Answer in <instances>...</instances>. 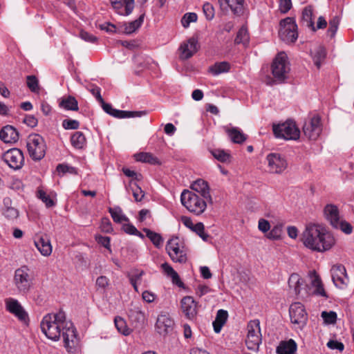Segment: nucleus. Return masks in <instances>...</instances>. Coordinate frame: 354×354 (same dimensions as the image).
<instances>
[{
	"instance_id": "obj_1",
	"label": "nucleus",
	"mask_w": 354,
	"mask_h": 354,
	"mask_svg": "<svg viewBox=\"0 0 354 354\" xmlns=\"http://www.w3.org/2000/svg\"><path fill=\"white\" fill-rule=\"evenodd\" d=\"M40 326L46 337L53 341L59 340L62 335L64 346L68 352L75 347L77 342L75 328L71 322L66 320L63 311L45 315Z\"/></svg>"
},
{
	"instance_id": "obj_2",
	"label": "nucleus",
	"mask_w": 354,
	"mask_h": 354,
	"mask_svg": "<svg viewBox=\"0 0 354 354\" xmlns=\"http://www.w3.org/2000/svg\"><path fill=\"white\" fill-rule=\"evenodd\" d=\"M304 246L312 251L324 252L335 244L333 235L322 226L309 223L306 225L301 236Z\"/></svg>"
},
{
	"instance_id": "obj_3",
	"label": "nucleus",
	"mask_w": 354,
	"mask_h": 354,
	"mask_svg": "<svg viewBox=\"0 0 354 354\" xmlns=\"http://www.w3.org/2000/svg\"><path fill=\"white\" fill-rule=\"evenodd\" d=\"M180 201L183 206L188 211L196 215H200L204 212L208 203L203 198H200L194 192L185 189L180 196Z\"/></svg>"
},
{
	"instance_id": "obj_4",
	"label": "nucleus",
	"mask_w": 354,
	"mask_h": 354,
	"mask_svg": "<svg viewBox=\"0 0 354 354\" xmlns=\"http://www.w3.org/2000/svg\"><path fill=\"white\" fill-rule=\"evenodd\" d=\"M165 250L170 259L175 263H184L187 261V249L184 241L178 236L170 239Z\"/></svg>"
},
{
	"instance_id": "obj_5",
	"label": "nucleus",
	"mask_w": 354,
	"mask_h": 354,
	"mask_svg": "<svg viewBox=\"0 0 354 354\" xmlns=\"http://www.w3.org/2000/svg\"><path fill=\"white\" fill-rule=\"evenodd\" d=\"M247 330L248 334L245 339L246 346L249 350L257 352L262 340L259 320H251L248 324Z\"/></svg>"
},
{
	"instance_id": "obj_6",
	"label": "nucleus",
	"mask_w": 354,
	"mask_h": 354,
	"mask_svg": "<svg viewBox=\"0 0 354 354\" xmlns=\"http://www.w3.org/2000/svg\"><path fill=\"white\" fill-rule=\"evenodd\" d=\"M27 149L32 159L41 160L46 154V149L44 138L39 134H30L27 140Z\"/></svg>"
},
{
	"instance_id": "obj_7",
	"label": "nucleus",
	"mask_w": 354,
	"mask_h": 354,
	"mask_svg": "<svg viewBox=\"0 0 354 354\" xmlns=\"http://www.w3.org/2000/svg\"><path fill=\"white\" fill-rule=\"evenodd\" d=\"M273 131L277 138L285 140H297L299 138L300 131L295 122L288 120L286 122L273 126Z\"/></svg>"
},
{
	"instance_id": "obj_8",
	"label": "nucleus",
	"mask_w": 354,
	"mask_h": 354,
	"mask_svg": "<svg viewBox=\"0 0 354 354\" xmlns=\"http://www.w3.org/2000/svg\"><path fill=\"white\" fill-rule=\"evenodd\" d=\"M279 36L286 43H294L297 37V25L293 18L286 17L280 21Z\"/></svg>"
},
{
	"instance_id": "obj_9",
	"label": "nucleus",
	"mask_w": 354,
	"mask_h": 354,
	"mask_svg": "<svg viewBox=\"0 0 354 354\" xmlns=\"http://www.w3.org/2000/svg\"><path fill=\"white\" fill-rule=\"evenodd\" d=\"M289 71L290 66L286 54L284 52L279 53L272 64V73L274 79L279 82L284 81Z\"/></svg>"
},
{
	"instance_id": "obj_10",
	"label": "nucleus",
	"mask_w": 354,
	"mask_h": 354,
	"mask_svg": "<svg viewBox=\"0 0 354 354\" xmlns=\"http://www.w3.org/2000/svg\"><path fill=\"white\" fill-rule=\"evenodd\" d=\"M15 284L21 293L25 294L32 286L33 277L26 266H22L15 270L14 277Z\"/></svg>"
},
{
	"instance_id": "obj_11",
	"label": "nucleus",
	"mask_w": 354,
	"mask_h": 354,
	"mask_svg": "<svg viewBox=\"0 0 354 354\" xmlns=\"http://www.w3.org/2000/svg\"><path fill=\"white\" fill-rule=\"evenodd\" d=\"M289 315L290 322L295 328L302 330L306 326L308 322V313L301 303L292 304L289 308Z\"/></svg>"
},
{
	"instance_id": "obj_12",
	"label": "nucleus",
	"mask_w": 354,
	"mask_h": 354,
	"mask_svg": "<svg viewBox=\"0 0 354 354\" xmlns=\"http://www.w3.org/2000/svg\"><path fill=\"white\" fill-rule=\"evenodd\" d=\"M267 167L271 174H280L287 168L285 157L278 153H270L266 156Z\"/></svg>"
},
{
	"instance_id": "obj_13",
	"label": "nucleus",
	"mask_w": 354,
	"mask_h": 354,
	"mask_svg": "<svg viewBox=\"0 0 354 354\" xmlns=\"http://www.w3.org/2000/svg\"><path fill=\"white\" fill-rule=\"evenodd\" d=\"M2 159L10 168L15 170L21 169L24 163L23 152L17 148L8 150L3 154Z\"/></svg>"
},
{
	"instance_id": "obj_14",
	"label": "nucleus",
	"mask_w": 354,
	"mask_h": 354,
	"mask_svg": "<svg viewBox=\"0 0 354 354\" xmlns=\"http://www.w3.org/2000/svg\"><path fill=\"white\" fill-rule=\"evenodd\" d=\"M304 135L312 140H316L322 131L321 119L318 115H315L310 120L305 122L303 127Z\"/></svg>"
},
{
	"instance_id": "obj_15",
	"label": "nucleus",
	"mask_w": 354,
	"mask_h": 354,
	"mask_svg": "<svg viewBox=\"0 0 354 354\" xmlns=\"http://www.w3.org/2000/svg\"><path fill=\"white\" fill-rule=\"evenodd\" d=\"M5 304L7 310L13 314L21 322L28 324V315L17 299L8 298L5 300Z\"/></svg>"
},
{
	"instance_id": "obj_16",
	"label": "nucleus",
	"mask_w": 354,
	"mask_h": 354,
	"mask_svg": "<svg viewBox=\"0 0 354 354\" xmlns=\"http://www.w3.org/2000/svg\"><path fill=\"white\" fill-rule=\"evenodd\" d=\"M330 273L332 280L336 287L344 288L348 283V277L343 265L337 264L333 266L330 269Z\"/></svg>"
},
{
	"instance_id": "obj_17",
	"label": "nucleus",
	"mask_w": 354,
	"mask_h": 354,
	"mask_svg": "<svg viewBox=\"0 0 354 354\" xmlns=\"http://www.w3.org/2000/svg\"><path fill=\"white\" fill-rule=\"evenodd\" d=\"M100 103L102 104L103 110L106 113L117 118L141 117L146 114L144 111H127L118 110L113 109L110 104L105 103L104 100L103 102Z\"/></svg>"
},
{
	"instance_id": "obj_18",
	"label": "nucleus",
	"mask_w": 354,
	"mask_h": 354,
	"mask_svg": "<svg viewBox=\"0 0 354 354\" xmlns=\"http://www.w3.org/2000/svg\"><path fill=\"white\" fill-rule=\"evenodd\" d=\"M174 322L167 313H161L158 316L156 323V331L162 335L170 333L174 328Z\"/></svg>"
},
{
	"instance_id": "obj_19",
	"label": "nucleus",
	"mask_w": 354,
	"mask_h": 354,
	"mask_svg": "<svg viewBox=\"0 0 354 354\" xmlns=\"http://www.w3.org/2000/svg\"><path fill=\"white\" fill-rule=\"evenodd\" d=\"M181 309L185 316L192 319L197 314V304L192 297H184L180 301Z\"/></svg>"
},
{
	"instance_id": "obj_20",
	"label": "nucleus",
	"mask_w": 354,
	"mask_h": 354,
	"mask_svg": "<svg viewBox=\"0 0 354 354\" xmlns=\"http://www.w3.org/2000/svg\"><path fill=\"white\" fill-rule=\"evenodd\" d=\"M198 41L194 37L189 39L180 46V58L183 59L190 58L198 51Z\"/></svg>"
},
{
	"instance_id": "obj_21",
	"label": "nucleus",
	"mask_w": 354,
	"mask_h": 354,
	"mask_svg": "<svg viewBox=\"0 0 354 354\" xmlns=\"http://www.w3.org/2000/svg\"><path fill=\"white\" fill-rule=\"evenodd\" d=\"M191 189L200 194L202 198L205 199L208 203H213L208 183L205 180L200 178L194 181L191 185Z\"/></svg>"
},
{
	"instance_id": "obj_22",
	"label": "nucleus",
	"mask_w": 354,
	"mask_h": 354,
	"mask_svg": "<svg viewBox=\"0 0 354 354\" xmlns=\"http://www.w3.org/2000/svg\"><path fill=\"white\" fill-rule=\"evenodd\" d=\"M218 2L223 8H230L232 12L237 16L244 14V0H218Z\"/></svg>"
},
{
	"instance_id": "obj_23",
	"label": "nucleus",
	"mask_w": 354,
	"mask_h": 354,
	"mask_svg": "<svg viewBox=\"0 0 354 354\" xmlns=\"http://www.w3.org/2000/svg\"><path fill=\"white\" fill-rule=\"evenodd\" d=\"M324 215L333 227L337 226L338 221L341 219L339 209L333 204H328L324 207Z\"/></svg>"
},
{
	"instance_id": "obj_24",
	"label": "nucleus",
	"mask_w": 354,
	"mask_h": 354,
	"mask_svg": "<svg viewBox=\"0 0 354 354\" xmlns=\"http://www.w3.org/2000/svg\"><path fill=\"white\" fill-rule=\"evenodd\" d=\"M0 139L6 143L16 142L19 140V133L12 126L6 125L0 131Z\"/></svg>"
},
{
	"instance_id": "obj_25",
	"label": "nucleus",
	"mask_w": 354,
	"mask_h": 354,
	"mask_svg": "<svg viewBox=\"0 0 354 354\" xmlns=\"http://www.w3.org/2000/svg\"><path fill=\"white\" fill-rule=\"evenodd\" d=\"M310 278V285L314 288L312 294L324 297H328L326 292L324 288L322 280L315 271H312L309 274Z\"/></svg>"
},
{
	"instance_id": "obj_26",
	"label": "nucleus",
	"mask_w": 354,
	"mask_h": 354,
	"mask_svg": "<svg viewBox=\"0 0 354 354\" xmlns=\"http://www.w3.org/2000/svg\"><path fill=\"white\" fill-rule=\"evenodd\" d=\"M297 348L296 342L290 339L288 341H282L277 348V354H295Z\"/></svg>"
},
{
	"instance_id": "obj_27",
	"label": "nucleus",
	"mask_w": 354,
	"mask_h": 354,
	"mask_svg": "<svg viewBox=\"0 0 354 354\" xmlns=\"http://www.w3.org/2000/svg\"><path fill=\"white\" fill-rule=\"evenodd\" d=\"M231 141L236 144H242L247 139V136L237 127L227 128L225 130Z\"/></svg>"
},
{
	"instance_id": "obj_28",
	"label": "nucleus",
	"mask_w": 354,
	"mask_h": 354,
	"mask_svg": "<svg viewBox=\"0 0 354 354\" xmlns=\"http://www.w3.org/2000/svg\"><path fill=\"white\" fill-rule=\"evenodd\" d=\"M35 245L43 256L48 257L52 252V246L47 237H40L35 241Z\"/></svg>"
},
{
	"instance_id": "obj_29",
	"label": "nucleus",
	"mask_w": 354,
	"mask_h": 354,
	"mask_svg": "<svg viewBox=\"0 0 354 354\" xmlns=\"http://www.w3.org/2000/svg\"><path fill=\"white\" fill-rule=\"evenodd\" d=\"M313 13V10L311 6L305 7L301 14V23L304 26L310 28L313 31H315L316 28L314 26Z\"/></svg>"
},
{
	"instance_id": "obj_30",
	"label": "nucleus",
	"mask_w": 354,
	"mask_h": 354,
	"mask_svg": "<svg viewBox=\"0 0 354 354\" xmlns=\"http://www.w3.org/2000/svg\"><path fill=\"white\" fill-rule=\"evenodd\" d=\"M290 288L293 289L296 295H299L301 290V286L304 285V280L297 274H292L288 279Z\"/></svg>"
},
{
	"instance_id": "obj_31",
	"label": "nucleus",
	"mask_w": 354,
	"mask_h": 354,
	"mask_svg": "<svg viewBox=\"0 0 354 354\" xmlns=\"http://www.w3.org/2000/svg\"><path fill=\"white\" fill-rule=\"evenodd\" d=\"M71 142L73 147L78 149H83L86 145V137L81 131L73 133L71 137Z\"/></svg>"
},
{
	"instance_id": "obj_32",
	"label": "nucleus",
	"mask_w": 354,
	"mask_h": 354,
	"mask_svg": "<svg viewBox=\"0 0 354 354\" xmlns=\"http://www.w3.org/2000/svg\"><path fill=\"white\" fill-rule=\"evenodd\" d=\"M161 268L163 272L167 275V277H170L172 280V282L179 287L183 286V283L180 279V277L178 273L173 269V268L167 263H164L161 265Z\"/></svg>"
},
{
	"instance_id": "obj_33",
	"label": "nucleus",
	"mask_w": 354,
	"mask_h": 354,
	"mask_svg": "<svg viewBox=\"0 0 354 354\" xmlns=\"http://www.w3.org/2000/svg\"><path fill=\"white\" fill-rule=\"evenodd\" d=\"M227 312L225 310H218L216 314V319L213 322L214 330L216 333H218L222 326L225 324L227 319Z\"/></svg>"
},
{
	"instance_id": "obj_34",
	"label": "nucleus",
	"mask_w": 354,
	"mask_h": 354,
	"mask_svg": "<svg viewBox=\"0 0 354 354\" xmlns=\"http://www.w3.org/2000/svg\"><path fill=\"white\" fill-rule=\"evenodd\" d=\"M145 274L143 270L135 269L128 274L127 277L129 279L130 283L133 287L136 292H138V285L140 283L142 276Z\"/></svg>"
},
{
	"instance_id": "obj_35",
	"label": "nucleus",
	"mask_w": 354,
	"mask_h": 354,
	"mask_svg": "<svg viewBox=\"0 0 354 354\" xmlns=\"http://www.w3.org/2000/svg\"><path fill=\"white\" fill-rule=\"evenodd\" d=\"M59 106L66 110L77 111L78 102L74 97L68 95L62 99Z\"/></svg>"
},
{
	"instance_id": "obj_36",
	"label": "nucleus",
	"mask_w": 354,
	"mask_h": 354,
	"mask_svg": "<svg viewBox=\"0 0 354 354\" xmlns=\"http://www.w3.org/2000/svg\"><path fill=\"white\" fill-rule=\"evenodd\" d=\"M136 160L139 162L149 163L151 165H160V162L157 157L151 153L141 152L135 155Z\"/></svg>"
},
{
	"instance_id": "obj_37",
	"label": "nucleus",
	"mask_w": 354,
	"mask_h": 354,
	"mask_svg": "<svg viewBox=\"0 0 354 354\" xmlns=\"http://www.w3.org/2000/svg\"><path fill=\"white\" fill-rule=\"evenodd\" d=\"M145 14L141 15L138 19L124 25V31L126 34H131L136 31L142 24Z\"/></svg>"
},
{
	"instance_id": "obj_38",
	"label": "nucleus",
	"mask_w": 354,
	"mask_h": 354,
	"mask_svg": "<svg viewBox=\"0 0 354 354\" xmlns=\"http://www.w3.org/2000/svg\"><path fill=\"white\" fill-rule=\"evenodd\" d=\"M109 212L115 223H121L123 221H129V218L122 213V209L118 206L109 207Z\"/></svg>"
},
{
	"instance_id": "obj_39",
	"label": "nucleus",
	"mask_w": 354,
	"mask_h": 354,
	"mask_svg": "<svg viewBox=\"0 0 354 354\" xmlns=\"http://www.w3.org/2000/svg\"><path fill=\"white\" fill-rule=\"evenodd\" d=\"M143 231L145 232L146 236L150 239L156 248H159L162 245L163 239L160 234L153 232L148 228H144Z\"/></svg>"
},
{
	"instance_id": "obj_40",
	"label": "nucleus",
	"mask_w": 354,
	"mask_h": 354,
	"mask_svg": "<svg viewBox=\"0 0 354 354\" xmlns=\"http://www.w3.org/2000/svg\"><path fill=\"white\" fill-rule=\"evenodd\" d=\"M230 68V65L227 62H218L212 66L209 71L214 75H218L223 73L227 72Z\"/></svg>"
},
{
	"instance_id": "obj_41",
	"label": "nucleus",
	"mask_w": 354,
	"mask_h": 354,
	"mask_svg": "<svg viewBox=\"0 0 354 354\" xmlns=\"http://www.w3.org/2000/svg\"><path fill=\"white\" fill-rule=\"evenodd\" d=\"M250 37L248 29L245 26H242L237 32L234 42L236 44H243L247 46L249 43Z\"/></svg>"
},
{
	"instance_id": "obj_42",
	"label": "nucleus",
	"mask_w": 354,
	"mask_h": 354,
	"mask_svg": "<svg viewBox=\"0 0 354 354\" xmlns=\"http://www.w3.org/2000/svg\"><path fill=\"white\" fill-rule=\"evenodd\" d=\"M212 156L218 161L222 162H230L231 155L226 151L220 149H215L211 151Z\"/></svg>"
},
{
	"instance_id": "obj_43",
	"label": "nucleus",
	"mask_w": 354,
	"mask_h": 354,
	"mask_svg": "<svg viewBox=\"0 0 354 354\" xmlns=\"http://www.w3.org/2000/svg\"><path fill=\"white\" fill-rule=\"evenodd\" d=\"M283 224L277 223L273 226L271 230H270V232L267 234L266 237L270 240L280 239L283 232Z\"/></svg>"
},
{
	"instance_id": "obj_44",
	"label": "nucleus",
	"mask_w": 354,
	"mask_h": 354,
	"mask_svg": "<svg viewBox=\"0 0 354 354\" xmlns=\"http://www.w3.org/2000/svg\"><path fill=\"white\" fill-rule=\"evenodd\" d=\"M109 1L116 13L126 16V0H109Z\"/></svg>"
},
{
	"instance_id": "obj_45",
	"label": "nucleus",
	"mask_w": 354,
	"mask_h": 354,
	"mask_svg": "<svg viewBox=\"0 0 354 354\" xmlns=\"http://www.w3.org/2000/svg\"><path fill=\"white\" fill-rule=\"evenodd\" d=\"M115 327L118 330L124 335L130 333V329L127 327L124 319L120 317H117L114 319Z\"/></svg>"
},
{
	"instance_id": "obj_46",
	"label": "nucleus",
	"mask_w": 354,
	"mask_h": 354,
	"mask_svg": "<svg viewBox=\"0 0 354 354\" xmlns=\"http://www.w3.org/2000/svg\"><path fill=\"white\" fill-rule=\"evenodd\" d=\"M192 231L198 235L204 241H207L209 238V235L205 232L204 224L201 222L196 223Z\"/></svg>"
},
{
	"instance_id": "obj_47",
	"label": "nucleus",
	"mask_w": 354,
	"mask_h": 354,
	"mask_svg": "<svg viewBox=\"0 0 354 354\" xmlns=\"http://www.w3.org/2000/svg\"><path fill=\"white\" fill-rule=\"evenodd\" d=\"M326 57L325 49L319 46L315 51L313 55V61L316 66L319 68L321 66L322 62L324 60Z\"/></svg>"
},
{
	"instance_id": "obj_48",
	"label": "nucleus",
	"mask_w": 354,
	"mask_h": 354,
	"mask_svg": "<svg viewBox=\"0 0 354 354\" xmlns=\"http://www.w3.org/2000/svg\"><path fill=\"white\" fill-rule=\"evenodd\" d=\"M340 18L339 16H334L329 20V28L328 29V34L330 37H333L337 30L339 24Z\"/></svg>"
},
{
	"instance_id": "obj_49",
	"label": "nucleus",
	"mask_w": 354,
	"mask_h": 354,
	"mask_svg": "<svg viewBox=\"0 0 354 354\" xmlns=\"http://www.w3.org/2000/svg\"><path fill=\"white\" fill-rule=\"evenodd\" d=\"M56 170L59 176H63L67 173L71 174H77V173L76 168L66 164H59Z\"/></svg>"
},
{
	"instance_id": "obj_50",
	"label": "nucleus",
	"mask_w": 354,
	"mask_h": 354,
	"mask_svg": "<svg viewBox=\"0 0 354 354\" xmlns=\"http://www.w3.org/2000/svg\"><path fill=\"white\" fill-rule=\"evenodd\" d=\"M37 197L45 203L47 207H51L55 205L53 199L42 189L37 191Z\"/></svg>"
},
{
	"instance_id": "obj_51",
	"label": "nucleus",
	"mask_w": 354,
	"mask_h": 354,
	"mask_svg": "<svg viewBox=\"0 0 354 354\" xmlns=\"http://www.w3.org/2000/svg\"><path fill=\"white\" fill-rule=\"evenodd\" d=\"M27 86L32 92L39 93V82L35 76L29 75L27 77Z\"/></svg>"
},
{
	"instance_id": "obj_52",
	"label": "nucleus",
	"mask_w": 354,
	"mask_h": 354,
	"mask_svg": "<svg viewBox=\"0 0 354 354\" xmlns=\"http://www.w3.org/2000/svg\"><path fill=\"white\" fill-rule=\"evenodd\" d=\"M197 20V15L194 12H187L184 15L181 19V24L184 28L189 27L190 23Z\"/></svg>"
},
{
	"instance_id": "obj_53",
	"label": "nucleus",
	"mask_w": 354,
	"mask_h": 354,
	"mask_svg": "<svg viewBox=\"0 0 354 354\" xmlns=\"http://www.w3.org/2000/svg\"><path fill=\"white\" fill-rule=\"evenodd\" d=\"M333 227L336 229H339L341 231H342L344 233L346 234H350L353 232L352 225L347 221L342 219H340L338 221V224L337 225V226H333Z\"/></svg>"
},
{
	"instance_id": "obj_54",
	"label": "nucleus",
	"mask_w": 354,
	"mask_h": 354,
	"mask_svg": "<svg viewBox=\"0 0 354 354\" xmlns=\"http://www.w3.org/2000/svg\"><path fill=\"white\" fill-rule=\"evenodd\" d=\"M322 317L325 323L328 324H335L337 320V314L334 311H323L322 313Z\"/></svg>"
},
{
	"instance_id": "obj_55",
	"label": "nucleus",
	"mask_w": 354,
	"mask_h": 354,
	"mask_svg": "<svg viewBox=\"0 0 354 354\" xmlns=\"http://www.w3.org/2000/svg\"><path fill=\"white\" fill-rule=\"evenodd\" d=\"M2 213L5 217L10 220H13L19 216V211L14 207L2 209Z\"/></svg>"
},
{
	"instance_id": "obj_56",
	"label": "nucleus",
	"mask_w": 354,
	"mask_h": 354,
	"mask_svg": "<svg viewBox=\"0 0 354 354\" xmlns=\"http://www.w3.org/2000/svg\"><path fill=\"white\" fill-rule=\"evenodd\" d=\"M62 127L65 129H77L80 127V122L76 120L65 119L62 122Z\"/></svg>"
},
{
	"instance_id": "obj_57",
	"label": "nucleus",
	"mask_w": 354,
	"mask_h": 354,
	"mask_svg": "<svg viewBox=\"0 0 354 354\" xmlns=\"http://www.w3.org/2000/svg\"><path fill=\"white\" fill-rule=\"evenodd\" d=\"M204 15L207 20H211L214 17V9L209 3H205L203 7Z\"/></svg>"
},
{
	"instance_id": "obj_58",
	"label": "nucleus",
	"mask_w": 354,
	"mask_h": 354,
	"mask_svg": "<svg viewBox=\"0 0 354 354\" xmlns=\"http://www.w3.org/2000/svg\"><path fill=\"white\" fill-rule=\"evenodd\" d=\"M129 317L131 319L135 318L137 321L141 322L145 319V314L141 311L140 308L138 307L135 310H130Z\"/></svg>"
},
{
	"instance_id": "obj_59",
	"label": "nucleus",
	"mask_w": 354,
	"mask_h": 354,
	"mask_svg": "<svg viewBox=\"0 0 354 354\" xmlns=\"http://www.w3.org/2000/svg\"><path fill=\"white\" fill-rule=\"evenodd\" d=\"M258 229L263 233H268L270 230V224L267 220L260 218L258 221Z\"/></svg>"
},
{
	"instance_id": "obj_60",
	"label": "nucleus",
	"mask_w": 354,
	"mask_h": 354,
	"mask_svg": "<svg viewBox=\"0 0 354 354\" xmlns=\"http://www.w3.org/2000/svg\"><path fill=\"white\" fill-rule=\"evenodd\" d=\"M327 346L332 349V350H338L339 351H342L344 348V344L340 342H338L337 340H330L327 343Z\"/></svg>"
},
{
	"instance_id": "obj_61",
	"label": "nucleus",
	"mask_w": 354,
	"mask_h": 354,
	"mask_svg": "<svg viewBox=\"0 0 354 354\" xmlns=\"http://www.w3.org/2000/svg\"><path fill=\"white\" fill-rule=\"evenodd\" d=\"M291 7V0H279V10L282 13L288 12Z\"/></svg>"
},
{
	"instance_id": "obj_62",
	"label": "nucleus",
	"mask_w": 354,
	"mask_h": 354,
	"mask_svg": "<svg viewBox=\"0 0 354 354\" xmlns=\"http://www.w3.org/2000/svg\"><path fill=\"white\" fill-rule=\"evenodd\" d=\"M24 122L32 128L37 125L38 120L33 115H27L24 119Z\"/></svg>"
},
{
	"instance_id": "obj_63",
	"label": "nucleus",
	"mask_w": 354,
	"mask_h": 354,
	"mask_svg": "<svg viewBox=\"0 0 354 354\" xmlns=\"http://www.w3.org/2000/svg\"><path fill=\"white\" fill-rule=\"evenodd\" d=\"M95 239L99 244L103 245L106 249L110 250V238L109 237L98 235V236H96Z\"/></svg>"
},
{
	"instance_id": "obj_64",
	"label": "nucleus",
	"mask_w": 354,
	"mask_h": 354,
	"mask_svg": "<svg viewBox=\"0 0 354 354\" xmlns=\"http://www.w3.org/2000/svg\"><path fill=\"white\" fill-rule=\"evenodd\" d=\"M80 37H81V39L88 42L94 43L97 41V37L83 30L80 32Z\"/></svg>"
}]
</instances>
